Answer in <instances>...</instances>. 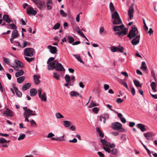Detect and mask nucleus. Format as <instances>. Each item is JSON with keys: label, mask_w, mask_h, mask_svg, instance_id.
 Wrapping results in <instances>:
<instances>
[{"label": "nucleus", "mask_w": 157, "mask_h": 157, "mask_svg": "<svg viewBox=\"0 0 157 157\" xmlns=\"http://www.w3.org/2000/svg\"><path fill=\"white\" fill-rule=\"evenodd\" d=\"M99 110V109L97 107H95L92 109V111L93 112L97 113Z\"/></svg>", "instance_id": "obj_57"}, {"label": "nucleus", "mask_w": 157, "mask_h": 157, "mask_svg": "<svg viewBox=\"0 0 157 157\" xmlns=\"http://www.w3.org/2000/svg\"><path fill=\"white\" fill-rule=\"evenodd\" d=\"M117 81L119 83H120L121 84H122V85H123L124 84V83L125 82H126L125 81H124V80L121 79H120V78H118L117 79Z\"/></svg>", "instance_id": "obj_52"}, {"label": "nucleus", "mask_w": 157, "mask_h": 157, "mask_svg": "<svg viewBox=\"0 0 157 157\" xmlns=\"http://www.w3.org/2000/svg\"><path fill=\"white\" fill-rule=\"evenodd\" d=\"M133 26L135 27V25H132V29L129 31L127 36V37H128L130 40L137 36V35L138 34L137 28L135 27H133Z\"/></svg>", "instance_id": "obj_2"}, {"label": "nucleus", "mask_w": 157, "mask_h": 157, "mask_svg": "<svg viewBox=\"0 0 157 157\" xmlns=\"http://www.w3.org/2000/svg\"><path fill=\"white\" fill-rule=\"evenodd\" d=\"M60 26V24L59 23H57L53 27V29L56 30L58 29Z\"/></svg>", "instance_id": "obj_46"}, {"label": "nucleus", "mask_w": 157, "mask_h": 157, "mask_svg": "<svg viewBox=\"0 0 157 157\" xmlns=\"http://www.w3.org/2000/svg\"><path fill=\"white\" fill-rule=\"evenodd\" d=\"M55 69L57 71H64L65 70L62 64L59 63H56Z\"/></svg>", "instance_id": "obj_13"}, {"label": "nucleus", "mask_w": 157, "mask_h": 157, "mask_svg": "<svg viewBox=\"0 0 157 157\" xmlns=\"http://www.w3.org/2000/svg\"><path fill=\"white\" fill-rule=\"evenodd\" d=\"M134 37V38L131 41V43L133 45H136L139 43L140 38V34Z\"/></svg>", "instance_id": "obj_12"}, {"label": "nucleus", "mask_w": 157, "mask_h": 157, "mask_svg": "<svg viewBox=\"0 0 157 157\" xmlns=\"http://www.w3.org/2000/svg\"><path fill=\"white\" fill-rule=\"evenodd\" d=\"M115 35H118L120 37H122L124 36L120 31L119 32H116L115 33Z\"/></svg>", "instance_id": "obj_51"}, {"label": "nucleus", "mask_w": 157, "mask_h": 157, "mask_svg": "<svg viewBox=\"0 0 157 157\" xmlns=\"http://www.w3.org/2000/svg\"><path fill=\"white\" fill-rule=\"evenodd\" d=\"M30 122L32 126H33L34 125L36 126V123L33 120H32Z\"/></svg>", "instance_id": "obj_60"}, {"label": "nucleus", "mask_w": 157, "mask_h": 157, "mask_svg": "<svg viewBox=\"0 0 157 157\" xmlns=\"http://www.w3.org/2000/svg\"><path fill=\"white\" fill-rule=\"evenodd\" d=\"M56 116L58 119L63 118H64V117L60 113H57L56 114Z\"/></svg>", "instance_id": "obj_41"}, {"label": "nucleus", "mask_w": 157, "mask_h": 157, "mask_svg": "<svg viewBox=\"0 0 157 157\" xmlns=\"http://www.w3.org/2000/svg\"><path fill=\"white\" fill-rule=\"evenodd\" d=\"M3 115L6 117H12L14 116L13 112L9 109H7L4 112Z\"/></svg>", "instance_id": "obj_8"}, {"label": "nucleus", "mask_w": 157, "mask_h": 157, "mask_svg": "<svg viewBox=\"0 0 157 157\" xmlns=\"http://www.w3.org/2000/svg\"><path fill=\"white\" fill-rule=\"evenodd\" d=\"M109 115L107 113H105L103 115V123H105L106 121V119H109Z\"/></svg>", "instance_id": "obj_32"}, {"label": "nucleus", "mask_w": 157, "mask_h": 157, "mask_svg": "<svg viewBox=\"0 0 157 157\" xmlns=\"http://www.w3.org/2000/svg\"><path fill=\"white\" fill-rule=\"evenodd\" d=\"M54 59H55V58L53 57H51L49 58L47 61V63L48 64L50 62H51L53 61L54 60Z\"/></svg>", "instance_id": "obj_56"}, {"label": "nucleus", "mask_w": 157, "mask_h": 157, "mask_svg": "<svg viewBox=\"0 0 157 157\" xmlns=\"http://www.w3.org/2000/svg\"><path fill=\"white\" fill-rule=\"evenodd\" d=\"M96 131H97L100 137V138H103L104 137V134L102 133V131L100 129V128L98 127H97L96 128Z\"/></svg>", "instance_id": "obj_27"}, {"label": "nucleus", "mask_w": 157, "mask_h": 157, "mask_svg": "<svg viewBox=\"0 0 157 157\" xmlns=\"http://www.w3.org/2000/svg\"><path fill=\"white\" fill-rule=\"evenodd\" d=\"M59 12L60 15L62 17H66L67 16L66 13L64 12L63 10H60Z\"/></svg>", "instance_id": "obj_42"}, {"label": "nucleus", "mask_w": 157, "mask_h": 157, "mask_svg": "<svg viewBox=\"0 0 157 157\" xmlns=\"http://www.w3.org/2000/svg\"><path fill=\"white\" fill-rule=\"evenodd\" d=\"M113 29L115 31H120V30L118 28L117 26H114L113 28Z\"/></svg>", "instance_id": "obj_58"}, {"label": "nucleus", "mask_w": 157, "mask_h": 157, "mask_svg": "<svg viewBox=\"0 0 157 157\" xmlns=\"http://www.w3.org/2000/svg\"><path fill=\"white\" fill-rule=\"evenodd\" d=\"M144 135L146 139L147 140H151L152 138L151 133L150 132L144 133Z\"/></svg>", "instance_id": "obj_21"}, {"label": "nucleus", "mask_w": 157, "mask_h": 157, "mask_svg": "<svg viewBox=\"0 0 157 157\" xmlns=\"http://www.w3.org/2000/svg\"><path fill=\"white\" fill-rule=\"evenodd\" d=\"M98 104H96L95 103H94V102L92 100L91 102L90 105L89 106V108H92L94 106H98Z\"/></svg>", "instance_id": "obj_45"}, {"label": "nucleus", "mask_w": 157, "mask_h": 157, "mask_svg": "<svg viewBox=\"0 0 157 157\" xmlns=\"http://www.w3.org/2000/svg\"><path fill=\"white\" fill-rule=\"evenodd\" d=\"M64 78L66 82H70V77L68 75H66L64 77Z\"/></svg>", "instance_id": "obj_40"}, {"label": "nucleus", "mask_w": 157, "mask_h": 157, "mask_svg": "<svg viewBox=\"0 0 157 157\" xmlns=\"http://www.w3.org/2000/svg\"><path fill=\"white\" fill-rule=\"evenodd\" d=\"M131 92L133 96H134L135 94V90L134 87H132L131 88Z\"/></svg>", "instance_id": "obj_61"}, {"label": "nucleus", "mask_w": 157, "mask_h": 157, "mask_svg": "<svg viewBox=\"0 0 157 157\" xmlns=\"http://www.w3.org/2000/svg\"><path fill=\"white\" fill-rule=\"evenodd\" d=\"M42 92V90L40 89L38 90V94L39 97L41 98L42 101L46 102L47 101V95L45 93H43L42 94H41Z\"/></svg>", "instance_id": "obj_6"}, {"label": "nucleus", "mask_w": 157, "mask_h": 157, "mask_svg": "<svg viewBox=\"0 0 157 157\" xmlns=\"http://www.w3.org/2000/svg\"><path fill=\"white\" fill-rule=\"evenodd\" d=\"M133 82L135 85L137 87H142V84H140V81L137 80H134L133 81Z\"/></svg>", "instance_id": "obj_33"}, {"label": "nucleus", "mask_w": 157, "mask_h": 157, "mask_svg": "<svg viewBox=\"0 0 157 157\" xmlns=\"http://www.w3.org/2000/svg\"><path fill=\"white\" fill-rule=\"evenodd\" d=\"M136 126L137 128H140L142 132H144L147 130L145 128V125L142 124H138L136 125Z\"/></svg>", "instance_id": "obj_18"}, {"label": "nucleus", "mask_w": 157, "mask_h": 157, "mask_svg": "<svg viewBox=\"0 0 157 157\" xmlns=\"http://www.w3.org/2000/svg\"><path fill=\"white\" fill-rule=\"evenodd\" d=\"M109 144V147L111 148H114L115 147V144L113 143L112 144L111 143H108Z\"/></svg>", "instance_id": "obj_62"}, {"label": "nucleus", "mask_w": 157, "mask_h": 157, "mask_svg": "<svg viewBox=\"0 0 157 157\" xmlns=\"http://www.w3.org/2000/svg\"><path fill=\"white\" fill-rule=\"evenodd\" d=\"M54 136V134L50 132L49 133L48 136H47V137L48 138H50L52 137L53 136Z\"/></svg>", "instance_id": "obj_64"}, {"label": "nucleus", "mask_w": 157, "mask_h": 157, "mask_svg": "<svg viewBox=\"0 0 157 157\" xmlns=\"http://www.w3.org/2000/svg\"><path fill=\"white\" fill-rule=\"evenodd\" d=\"M79 55L80 56V55ZM73 56L75 57V58L80 63H84V62L80 56H78L77 55H75L74 54H73Z\"/></svg>", "instance_id": "obj_30"}, {"label": "nucleus", "mask_w": 157, "mask_h": 157, "mask_svg": "<svg viewBox=\"0 0 157 157\" xmlns=\"http://www.w3.org/2000/svg\"><path fill=\"white\" fill-rule=\"evenodd\" d=\"M36 5L37 7L41 10H44L46 7L45 2L40 0H31Z\"/></svg>", "instance_id": "obj_3"}, {"label": "nucleus", "mask_w": 157, "mask_h": 157, "mask_svg": "<svg viewBox=\"0 0 157 157\" xmlns=\"http://www.w3.org/2000/svg\"><path fill=\"white\" fill-rule=\"evenodd\" d=\"M31 85V84L30 83H26L23 86L22 90H26L30 87Z\"/></svg>", "instance_id": "obj_24"}, {"label": "nucleus", "mask_w": 157, "mask_h": 157, "mask_svg": "<svg viewBox=\"0 0 157 157\" xmlns=\"http://www.w3.org/2000/svg\"><path fill=\"white\" fill-rule=\"evenodd\" d=\"M97 154L100 157H105L104 155L101 152L99 151L97 153Z\"/></svg>", "instance_id": "obj_63"}, {"label": "nucleus", "mask_w": 157, "mask_h": 157, "mask_svg": "<svg viewBox=\"0 0 157 157\" xmlns=\"http://www.w3.org/2000/svg\"><path fill=\"white\" fill-rule=\"evenodd\" d=\"M25 79V77L24 76L19 77L17 79V82L19 83H21L24 81Z\"/></svg>", "instance_id": "obj_31"}, {"label": "nucleus", "mask_w": 157, "mask_h": 157, "mask_svg": "<svg viewBox=\"0 0 157 157\" xmlns=\"http://www.w3.org/2000/svg\"><path fill=\"white\" fill-rule=\"evenodd\" d=\"M53 77L55 78L56 79V80H58L59 79V75L56 73H54L53 74Z\"/></svg>", "instance_id": "obj_47"}, {"label": "nucleus", "mask_w": 157, "mask_h": 157, "mask_svg": "<svg viewBox=\"0 0 157 157\" xmlns=\"http://www.w3.org/2000/svg\"><path fill=\"white\" fill-rule=\"evenodd\" d=\"M25 135L24 134L20 135L18 138V140L24 139L25 137Z\"/></svg>", "instance_id": "obj_44"}, {"label": "nucleus", "mask_w": 157, "mask_h": 157, "mask_svg": "<svg viewBox=\"0 0 157 157\" xmlns=\"http://www.w3.org/2000/svg\"><path fill=\"white\" fill-rule=\"evenodd\" d=\"M68 42L70 44H72L74 41L73 37L71 36H69L67 37Z\"/></svg>", "instance_id": "obj_29"}, {"label": "nucleus", "mask_w": 157, "mask_h": 157, "mask_svg": "<svg viewBox=\"0 0 157 157\" xmlns=\"http://www.w3.org/2000/svg\"><path fill=\"white\" fill-rule=\"evenodd\" d=\"M25 59L28 62L30 63L33 61L35 60V58L34 57H32L31 58H29L28 57H25Z\"/></svg>", "instance_id": "obj_39"}, {"label": "nucleus", "mask_w": 157, "mask_h": 157, "mask_svg": "<svg viewBox=\"0 0 157 157\" xmlns=\"http://www.w3.org/2000/svg\"><path fill=\"white\" fill-rule=\"evenodd\" d=\"M147 67L146 63L145 62H143L142 63L141 66L140 67V69L143 71H145L146 70Z\"/></svg>", "instance_id": "obj_28"}, {"label": "nucleus", "mask_w": 157, "mask_h": 157, "mask_svg": "<svg viewBox=\"0 0 157 157\" xmlns=\"http://www.w3.org/2000/svg\"><path fill=\"white\" fill-rule=\"evenodd\" d=\"M124 48L120 44L118 45V47L113 46L111 47V51L112 52H123Z\"/></svg>", "instance_id": "obj_7"}, {"label": "nucleus", "mask_w": 157, "mask_h": 157, "mask_svg": "<svg viewBox=\"0 0 157 157\" xmlns=\"http://www.w3.org/2000/svg\"><path fill=\"white\" fill-rule=\"evenodd\" d=\"M134 12L133 5L132 4L129 8V9L128 12L129 18L130 19H132L133 18V13Z\"/></svg>", "instance_id": "obj_11"}, {"label": "nucleus", "mask_w": 157, "mask_h": 157, "mask_svg": "<svg viewBox=\"0 0 157 157\" xmlns=\"http://www.w3.org/2000/svg\"><path fill=\"white\" fill-rule=\"evenodd\" d=\"M9 26L11 28V29L14 30H17V27L16 25L12 23Z\"/></svg>", "instance_id": "obj_43"}, {"label": "nucleus", "mask_w": 157, "mask_h": 157, "mask_svg": "<svg viewBox=\"0 0 157 157\" xmlns=\"http://www.w3.org/2000/svg\"><path fill=\"white\" fill-rule=\"evenodd\" d=\"M124 101V100L121 99V98H118L117 99L116 102L118 104H120L121 103Z\"/></svg>", "instance_id": "obj_49"}, {"label": "nucleus", "mask_w": 157, "mask_h": 157, "mask_svg": "<svg viewBox=\"0 0 157 157\" xmlns=\"http://www.w3.org/2000/svg\"><path fill=\"white\" fill-rule=\"evenodd\" d=\"M100 142L101 143L103 144H106L108 143V142L105 140L102 139L101 138H100Z\"/></svg>", "instance_id": "obj_53"}, {"label": "nucleus", "mask_w": 157, "mask_h": 157, "mask_svg": "<svg viewBox=\"0 0 157 157\" xmlns=\"http://www.w3.org/2000/svg\"><path fill=\"white\" fill-rule=\"evenodd\" d=\"M2 20L4 21H6L8 23L12 22V20L9 18V16L7 14L3 15Z\"/></svg>", "instance_id": "obj_15"}, {"label": "nucleus", "mask_w": 157, "mask_h": 157, "mask_svg": "<svg viewBox=\"0 0 157 157\" xmlns=\"http://www.w3.org/2000/svg\"><path fill=\"white\" fill-rule=\"evenodd\" d=\"M78 93L76 91H72L70 93V95L72 97H77Z\"/></svg>", "instance_id": "obj_37"}, {"label": "nucleus", "mask_w": 157, "mask_h": 157, "mask_svg": "<svg viewBox=\"0 0 157 157\" xmlns=\"http://www.w3.org/2000/svg\"><path fill=\"white\" fill-rule=\"evenodd\" d=\"M112 19H114V20L113 22L114 25H118L122 23V21L120 17L119 14L117 11L114 12L112 15Z\"/></svg>", "instance_id": "obj_1"}, {"label": "nucleus", "mask_w": 157, "mask_h": 157, "mask_svg": "<svg viewBox=\"0 0 157 157\" xmlns=\"http://www.w3.org/2000/svg\"><path fill=\"white\" fill-rule=\"evenodd\" d=\"M121 32L124 35H126L128 33V28H124V29L121 30Z\"/></svg>", "instance_id": "obj_36"}, {"label": "nucleus", "mask_w": 157, "mask_h": 157, "mask_svg": "<svg viewBox=\"0 0 157 157\" xmlns=\"http://www.w3.org/2000/svg\"><path fill=\"white\" fill-rule=\"evenodd\" d=\"M64 135H63L62 137H58L56 138V141H64V140L63 139V138L64 137Z\"/></svg>", "instance_id": "obj_48"}, {"label": "nucleus", "mask_w": 157, "mask_h": 157, "mask_svg": "<svg viewBox=\"0 0 157 157\" xmlns=\"http://www.w3.org/2000/svg\"><path fill=\"white\" fill-rule=\"evenodd\" d=\"M28 44H30V43L27 42L26 41H24V42L23 45L22 47V48H23L27 46Z\"/></svg>", "instance_id": "obj_54"}, {"label": "nucleus", "mask_w": 157, "mask_h": 157, "mask_svg": "<svg viewBox=\"0 0 157 157\" xmlns=\"http://www.w3.org/2000/svg\"><path fill=\"white\" fill-rule=\"evenodd\" d=\"M63 122L64 123V125L66 127H69L71 124V122L67 121H64Z\"/></svg>", "instance_id": "obj_34"}, {"label": "nucleus", "mask_w": 157, "mask_h": 157, "mask_svg": "<svg viewBox=\"0 0 157 157\" xmlns=\"http://www.w3.org/2000/svg\"><path fill=\"white\" fill-rule=\"evenodd\" d=\"M37 13V12L36 10H34L33 7H32L28 8L26 10V13L29 15H32L35 16Z\"/></svg>", "instance_id": "obj_9"}, {"label": "nucleus", "mask_w": 157, "mask_h": 157, "mask_svg": "<svg viewBox=\"0 0 157 157\" xmlns=\"http://www.w3.org/2000/svg\"><path fill=\"white\" fill-rule=\"evenodd\" d=\"M37 92L36 89L35 88H33L30 90V94L32 97H33L36 95Z\"/></svg>", "instance_id": "obj_20"}, {"label": "nucleus", "mask_w": 157, "mask_h": 157, "mask_svg": "<svg viewBox=\"0 0 157 157\" xmlns=\"http://www.w3.org/2000/svg\"><path fill=\"white\" fill-rule=\"evenodd\" d=\"M19 35L18 30H14L12 31L11 37H13L15 36L16 37L15 38H16L18 37Z\"/></svg>", "instance_id": "obj_23"}, {"label": "nucleus", "mask_w": 157, "mask_h": 157, "mask_svg": "<svg viewBox=\"0 0 157 157\" xmlns=\"http://www.w3.org/2000/svg\"><path fill=\"white\" fill-rule=\"evenodd\" d=\"M15 63L19 66L20 68L24 67V64L21 61L17 59L15 60Z\"/></svg>", "instance_id": "obj_25"}, {"label": "nucleus", "mask_w": 157, "mask_h": 157, "mask_svg": "<svg viewBox=\"0 0 157 157\" xmlns=\"http://www.w3.org/2000/svg\"><path fill=\"white\" fill-rule=\"evenodd\" d=\"M24 72L22 70H20L18 72H16L15 74V76L17 77L23 75L24 74Z\"/></svg>", "instance_id": "obj_26"}, {"label": "nucleus", "mask_w": 157, "mask_h": 157, "mask_svg": "<svg viewBox=\"0 0 157 157\" xmlns=\"http://www.w3.org/2000/svg\"><path fill=\"white\" fill-rule=\"evenodd\" d=\"M33 111L31 110L30 109H27V110H25V111L24 113V116H26L29 117L31 116V113H32Z\"/></svg>", "instance_id": "obj_22"}, {"label": "nucleus", "mask_w": 157, "mask_h": 157, "mask_svg": "<svg viewBox=\"0 0 157 157\" xmlns=\"http://www.w3.org/2000/svg\"><path fill=\"white\" fill-rule=\"evenodd\" d=\"M144 147L147 151L148 155L150 156H151V152L147 148L146 146H144Z\"/></svg>", "instance_id": "obj_55"}, {"label": "nucleus", "mask_w": 157, "mask_h": 157, "mask_svg": "<svg viewBox=\"0 0 157 157\" xmlns=\"http://www.w3.org/2000/svg\"><path fill=\"white\" fill-rule=\"evenodd\" d=\"M56 63H55V61H53L50 63L48 66V70H52L55 69Z\"/></svg>", "instance_id": "obj_17"}, {"label": "nucleus", "mask_w": 157, "mask_h": 157, "mask_svg": "<svg viewBox=\"0 0 157 157\" xmlns=\"http://www.w3.org/2000/svg\"><path fill=\"white\" fill-rule=\"evenodd\" d=\"M7 140L4 139V138H0V143L3 144L6 143Z\"/></svg>", "instance_id": "obj_50"}, {"label": "nucleus", "mask_w": 157, "mask_h": 157, "mask_svg": "<svg viewBox=\"0 0 157 157\" xmlns=\"http://www.w3.org/2000/svg\"><path fill=\"white\" fill-rule=\"evenodd\" d=\"M103 148L105 151L109 153H110L112 155L116 156L117 153V150L116 148H113L111 149L109 147H105L103 146Z\"/></svg>", "instance_id": "obj_5"}, {"label": "nucleus", "mask_w": 157, "mask_h": 157, "mask_svg": "<svg viewBox=\"0 0 157 157\" xmlns=\"http://www.w3.org/2000/svg\"><path fill=\"white\" fill-rule=\"evenodd\" d=\"M151 74L154 79L155 81L156 82L157 80V78L156 77V75L155 72V71L153 70H152L151 71Z\"/></svg>", "instance_id": "obj_35"}, {"label": "nucleus", "mask_w": 157, "mask_h": 157, "mask_svg": "<svg viewBox=\"0 0 157 157\" xmlns=\"http://www.w3.org/2000/svg\"><path fill=\"white\" fill-rule=\"evenodd\" d=\"M69 142L71 143H76L77 142V140L75 138H74L72 140H69Z\"/></svg>", "instance_id": "obj_59"}, {"label": "nucleus", "mask_w": 157, "mask_h": 157, "mask_svg": "<svg viewBox=\"0 0 157 157\" xmlns=\"http://www.w3.org/2000/svg\"><path fill=\"white\" fill-rule=\"evenodd\" d=\"M109 7L111 12L114 11V7L112 2H111L109 3Z\"/></svg>", "instance_id": "obj_38"}, {"label": "nucleus", "mask_w": 157, "mask_h": 157, "mask_svg": "<svg viewBox=\"0 0 157 157\" xmlns=\"http://www.w3.org/2000/svg\"><path fill=\"white\" fill-rule=\"evenodd\" d=\"M112 128L114 130H120L121 128L122 125L121 124L118 122L112 123Z\"/></svg>", "instance_id": "obj_10"}, {"label": "nucleus", "mask_w": 157, "mask_h": 157, "mask_svg": "<svg viewBox=\"0 0 157 157\" xmlns=\"http://www.w3.org/2000/svg\"><path fill=\"white\" fill-rule=\"evenodd\" d=\"M13 89L14 90L16 95L19 98H21L22 97V93L19 91L18 88L16 86H14Z\"/></svg>", "instance_id": "obj_19"}, {"label": "nucleus", "mask_w": 157, "mask_h": 157, "mask_svg": "<svg viewBox=\"0 0 157 157\" xmlns=\"http://www.w3.org/2000/svg\"><path fill=\"white\" fill-rule=\"evenodd\" d=\"M40 77L39 75H34L33 79L35 84L38 85L40 82V81L39 80Z\"/></svg>", "instance_id": "obj_16"}, {"label": "nucleus", "mask_w": 157, "mask_h": 157, "mask_svg": "<svg viewBox=\"0 0 157 157\" xmlns=\"http://www.w3.org/2000/svg\"><path fill=\"white\" fill-rule=\"evenodd\" d=\"M35 52L34 49L31 48H25L24 51V54L27 56L32 57L35 53Z\"/></svg>", "instance_id": "obj_4"}, {"label": "nucleus", "mask_w": 157, "mask_h": 157, "mask_svg": "<svg viewBox=\"0 0 157 157\" xmlns=\"http://www.w3.org/2000/svg\"><path fill=\"white\" fill-rule=\"evenodd\" d=\"M48 48L49 49L50 52L52 54H55L57 52V50L56 47L49 45Z\"/></svg>", "instance_id": "obj_14"}]
</instances>
